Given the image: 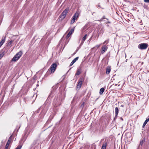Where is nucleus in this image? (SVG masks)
Instances as JSON below:
<instances>
[{"label":"nucleus","mask_w":149,"mask_h":149,"mask_svg":"<svg viewBox=\"0 0 149 149\" xmlns=\"http://www.w3.org/2000/svg\"><path fill=\"white\" fill-rule=\"evenodd\" d=\"M105 18V17L104 16H103L102 18V19H104Z\"/></svg>","instance_id":"nucleus-35"},{"label":"nucleus","mask_w":149,"mask_h":149,"mask_svg":"<svg viewBox=\"0 0 149 149\" xmlns=\"http://www.w3.org/2000/svg\"><path fill=\"white\" fill-rule=\"evenodd\" d=\"M84 79L83 77L81 78L78 81V83L77 86V88H80L81 87L82 83L84 81Z\"/></svg>","instance_id":"nucleus-6"},{"label":"nucleus","mask_w":149,"mask_h":149,"mask_svg":"<svg viewBox=\"0 0 149 149\" xmlns=\"http://www.w3.org/2000/svg\"><path fill=\"white\" fill-rule=\"evenodd\" d=\"M79 57H77L74 59L70 64V66H72L78 59Z\"/></svg>","instance_id":"nucleus-12"},{"label":"nucleus","mask_w":149,"mask_h":149,"mask_svg":"<svg viewBox=\"0 0 149 149\" xmlns=\"http://www.w3.org/2000/svg\"><path fill=\"white\" fill-rule=\"evenodd\" d=\"M57 66V64L56 63H54L52 64L50 66V72L51 73L54 72L56 70Z\"/></svg>","instance_id":"nucleus-5"},{"label":"nucleus","mask_w":149,"mask_h":149,"mask_svg":"<svg viewBox=\"0 0 149 149\" xmlns=\"http://www.w3.org/2000/svg\"><path fill=\"white\" fill-rule=\"evenodd\" d=\"M65 97V94L64 92L58 93L54 98L53 107H56L61 105Z\"/></svg>","instance_id":"nucleus-1"},{"label":"nucleus","mask_w":149,"mask_h":149,"mask_svg":"<svg viewBox=\"0 0 149 149\" xmlns=\"http://www.w3.org/2000/svg\"><path fill=\"white\" fill-rule=\"evenodd\" d=\"M145 141V138H144L142 139L141 140L139 145L138 146L137 149H139L140 148H142V147H140V146H142L143 143Z\"/></svg>","instance_id":"nucleus-8"},{"label":"nucleus","mask_w":149,"mask_h":149,"mask_svg":"<svg viewBox=\"0 0 149 149\" xmlns=\"http://www.w3.org/2000/svg\"><path fill=\"white\" fill-rule=\"evenodd\" d=\"M12 136L11 135L10 136V138H9V139H10V140L11 139Z\"/></svg>","instance_id":"nucleus-36"},{"label":"nucleus","mask_w":149,"mask_h":149,"mask_svg":"<svg viewBox=\"0 0 149 149\" xmlns=\"http://www.w3.org/2000/svg\"><path fill=\"white\" fill-rule=\"evenodd\" d=\"M144 1L145 2L149 3V0H144Z\"/></svg>","instance_id":"nucleus-30"},{"label":"nucleus","mask_w":149,"mask_h":149,"mask_svg":"<svg viewBox=\"0 0 149 149\" xmlns=\"http://www.w3.org/2000/svg\"><path fill=\"white\" fill-rule=\"evenodd\" d=\"M69 9L68 8H66L61 14L64 17H66L67 13L69 11Z\"/></svg>","instance_id":"nucleus-9"},{"label":"nucleus","mask_w":149,"mask_h":149,"mask_svg":"<svg viewBox=\"0 0 149 149\" xmlns=\"http://www.w3.org/2000/svg\"><path fill=\"white\" fill-rule=\"evenodd\" d=\"M107 145V142H106L105 143L103 144L101 149H106V147Z\"/></svg>","instance_id":"nucleus-16"},{"label":"nucleus","mask_w":149,"mask_h":149,"mask_svg":"<svg viewBox=\"0 0 149 149\" xmlns=\"http://www.w3.org/2000/svg\"><path fill=\"white\" fill-rule=\"evenodd\" d=\"M107 23H110V22L109 21H108V22H107Z\"/></svg>","instance_id":"nucleus-39"},{"label":"nucleus","mask_w":149,"mask_h":149,"mask_svg":"<svg viewBox=\"0 0 149 149\" xmlns=\"http://www.w3.org/2000/svg\"><path fill=\"white\" fill-rule=\"evenodd\" d=\"M98 7H100V5L99 4H98Z\"/></svg>","instance_id":"nucleus-37"},{"label":"nucleus","mask_w":149,"mask_h":149,"mask_svg":"<svg viewBox=\"0 0 149 149\" xmlns=\"http://www.w3.org/2000/svg\"><path fill=\"white\" fill-rule=\"evenodd\" d=\"M74 31V28L72 29L69 32L68 34L67 35L66 38H68L72 35V33Z\"/></svg>","instance_id":"nucleus-10"},{"label":"nucleus","mask_w":149,"mask_h":149,"mask_svg":"<svg viewBox=\"0 0 149 149\" xmlns=\"http://www.w3.org/2000/svg\"><path fill=\"white\" fill-rule=\"evenodd\" d=\"M109 42V41L108 40H105L103 43V44H105L106 43V44L108 43Z\"/></svg>","instance_id":"nucleus-27"},{"label":"nucleus","mask_w":149,"mask_h":149,"mask_svg":"<svg viewBox=\"0 0 149 149\" xmlns=\"http://www.w3.org/2000/svg\"><path fill=\"white\" fill-rule=\"evenodd\" d=\"M3 54H0V59L3 57Z\"/></svg>","instance_id":"nucleus-29"},{"label":"nucleus","mask_w":149,"mask_h":149,"mask_svg":"<svg viewBox=\"0 0 149 149\" xmlns=\"http://www.w3.org/2000/svg\"><path fill=\"white\" fill-rule=\"evenodd\" d=\"M106 26H107V27H109V25H108V24Z\"/></svg>","instance_id":"nucleus-40"},{"label":"nucleus","mask_w":149,"mask_h":149,"mask_svg":"<svg viewBox=\"0 0 149 149\" xmlns=\"http://www.w3.org/2000/svg\"><path fill=\"white\" fill-rule=\"evenodd\" d=\"M104 91V88H101L100 90V95H102V94L103 93Z\"/></svg>","instance_id":"nucleus-18"},{"label":"nucleus","mask_w":149,"mask_h":149,"mask_svg":"<svg viewBox=\"0 0 149 149\" xmlns=\"http://www.w3.org/2000/svg\"><path fill=\"white\" fill-rule=\"evenodd\" d=\"M19 58V57H17V56H16L15 55L14 56V57L13 58L12 60V61L15 62L17 60H18Z\"/></svg>","instance_id":"nucleus-15"},{"label":"nucleus","mask_w":149,"mask_h":149,"mask_svg":"<svg viewBox=\"0 0 149 149\" xmlns=\"http://www.w3.org/2000/svg\"><path fill=\"white\" fill-rule=\"evenodd\" d=\"M6 37H3L2 38V40L0 42V47L5 42V41Z\"/></svg>","instance_id":"nucleus-11"},{"label":"nucleus","mask_w":149,"mask_h":149,"mask_svg":"<svg viewBox=\"0 0 149 149\" xmlns=\"http://www.w3.org/2000/svg\"><path fill=\"white\" fill-rule=\"evenodd\" d=\"M104 31V30L102 28H101L99 32L98 33V35H100V34H102L103 33Z\"/></svg>","instance_id":"nucleus-19"},{"label":"nucleus","mask_w":149,"mask_h":149,"mask_svg":"<svg viewBox=\"0 0 149 149\" xmlns=\"http://www.w3.org/2000/svg\"><path fill=\"white\" fill-rule=\"evenodd\" d=\"M111 67L108 66L106 68V73L107 74H109L111 71Z\"/></svg>","instance_id":"nucleus-14"},{"label":"nucleus","mask_w":149,"mask_h":149,"mask_svg":"<svg viewBox=\"0 0 149 149\" xmlns=\"http://www.w3.org/2000/svg\"><path fill=\"white\" fill-rule=\"evenodd\" d=\"M149 118H147L146 120L143 123L146 125L147 124V122L149 121Z\"/></svg>","instance_id":"nucleus-25"},{"label":"nucleus","mask_w":149,"mask_h":149,"mask_svg":"<svg viewBox=\"0 0 149 149\" xmlns=\"http://www.w3.org/2000/svg\"><path fill=\"white\" fill-rule=\"evenodd\" d=\"M21 148H22V146H18L17 147V148H15V149H21Z\"/></svg>","instance_id":"nucleus-26"},{"label":"nucleus","mask_w":149,"mask_h":149,"mask_svg":"<svg viewBox=\"0 0 149 149\" xmlns=\"http://www.w3.org/2000/svg\"><path fill=\"white\" fill-rule=\"evenodd\" d=\"M100 45L101 44H100L99 45H96L95 47H97V48H98V47H99L100 46Z\"/></svg>","instance_id":"nucleus-31"},{"label":"nucleus","mask_w":149,"mask_h":149,"mask_svg":"<svg viewBox=\"0 0 149 149\" xmlns=\"http://www.w3.org/2000/svg\"><path fill=\"white\" fill-rule=\"evenodd\" d=\"M117 117H118V115H116V114H115V117L114 118V120H113L114 121L117 118Z\"/></svg>","instance_id":"nucleus-28"},{"label":"nucleus","mask_w":149,"mask_h":149,"mask_svg":"<svg viewBox=\"0 0 149 149\" xmlns=\"http://www.w3.org/2000/svg\"><path fill=\"white\" fill-rule=\"evenodd\" d=\"M121 106L122 107H124V105H122Z\"/></svg>","instance_id":"nucleus-38"},{"label":"nucleus","mask_w":149,"mask_h":149,"mask_svg":"<svg viewBox=\"0 0 149 149\" xmlns=\"http://www.w3.org/2000/svg\"><path fill=\"white\" fill-rule=\"evenodd\" d=\"M121 120H123V118H121Z\"/></svg>","instance_id":"nucleus-41"},{"label":"nucleus","mask_w":149,"mask_h":149,"mask_svg":"<svg viewBox=\"0 0 149 149\" xmlns=\"http://www.w3.org/2000/svg\"><path fill=\"white\" fill-rule=\"evenodd\" d=\"M81 73V72L80 71V70L78 69L77 70L76 73L75 75H79Z\"/></svg>","instance_id":"nucleus-23"},{"label":"nucleus","mask_w":149,"mask_h":149,"mask_svg":"<svg viewBox=\"0 0 149 149\" xmlns=\"http://www.w3.org/2000/svg\"><path fill=\"white\" fill-rule=\"evenodd\" d=\"M146 125L143 123V127H144Z\"/></svg>","instance_id":"nucleus-34"},{"label":"nucleus","mask_w":149,"mask_h":149,"mask_svg":"<svg viewBox=\"0 0 149 149\" xmlns=\"http://www.w3.org/2000/svg\"><path fill=\"white\" fill-rule=\"evenodd\" d=\"M87 36V35L86 34H85L84 36V37L82 38V42L81 44H83L84 43V42Z\"/></svg>","instance_id":"nucleus-17"},{"label":"nucleus","mask_w":149,"mask_h":149,"mask_svg":"<svg viewBox=\"0 0 149 149\" xmlns=\"http://www.w3.org/2000/svg\"><path fill=\"white\" fill-rule=\"evenodd\" d=\"M79 13L78 11H77L75 13L74 15L72 17L71 19V20L70 22L71 24H72L74 23L76 19H77L79 17Z\"/></svg>","instance_id":"nucleus-2"},{"label":"nucleus","mask_w":149,"mask_h":149,"mask_svg":"<svg viewBox=\"0 0 149 149\" xmlns=\"http://www.w3.org/2000/svg\"><path fill=\"white\" fill-rule=\"evenodd\" d=\"M10 142V139H8L7 143H6V149H7Z\"/></svg>","instance_id":"nucleus-20"},{"label":"nucleus","mask_w":149,"mask_h":149,"mask_svg":"<svg viewBox=\"0 0 149 149\" xmlns=\"http://www.w3.org/2000/svg\"><path fill=\"white\" fill-rule=\"evenodd\" d=\"M5 149H6V147H5Z\"/></svg>","instance_id":"nucleus-43"},{"label":"nucleus","mask_w":149,"mask_h":149,"mask_svg":"<svg viewBox=\"0 0 149 149\" xmlns=\"http://www.w3.org/2000/svg\"><path fill=\"white\" fill-rule=\"evenodd\" d=\"M22 51H20L19 52H18L15 55L16 56H17L19 58L22 55Z\"/></svg>","instance_id":"nucleus-13"},{"label":"nucleus","mask_w":149,"mask_h":149,"mask_svg":"<svg viewBox=\"0 0 149 149\" xmlns=\"http://www.w3.org/2000/svg\"><path fill=\"white\" fill-rule=\"evenodd\" d=\"M76 51H77L75 52L74 53H73V54H72V56H73L74 55L76 54V53L77 52V50Z\"/></svg>","instance_id":"nucleus-32"},{"label":"nucleus","mask_w":149,"mask_h":149,"mask_svg":"<svg viewBox=\"0 0 149 149\" xmlns=\"http://www.w3.org/2000/svg\"><path fill=\"white\" fill-rule=\"evenodd\" d=\"M65 17H64L63 16H62V15L61 14L59 16L60 19L61 20H62Z\"/></svg>","instance_id":"nucleus-22"},{"label":"nucleus","mask_w":149,"mask_h":149,"mask_svg":"<svg viewBox=\"0 0 149 149\" xmlns=\"http://www.w3.org/2000/svg\"><path fill=\"white\" fill-rule=\"evenodd\" d=\"M84 102H83L81 104V106H84Z\"/></svg>","instance_id":"nucleus-33"},{"label":"nucleus","mask_w":149,"mask_h":149,"mask_svg":"<svg viewBox=\"0 0 149 149\" xmlns=\"http://www.w3.org/2000/svg\"><path fill=\"white\" fill-rule=\"evenodd\" d=\"M148 46L147 44L145 43H141L138 45V48L142 50L147 48Z\"/></svg>","instance_id":"nucleus-3"},{"label":"nucleus","mask_w":149,"mask_h":149,"mask_svg":"<svg viewBox=\"0 0 149 149\" xmlns=\"http://www.w3.org/2000/svg\"><path fill=\"white\" fill-rule=\"evenodd\" d=\"M119 110L118 108L117 107H116L115 108V114L116 115H118V113Z\"/></svg>","instance_id":"nucleus-21"},{"label":"nucleus","mask_w":149,"mask_h":149,"mask_svg":"<svg viewBox=\"0 0 149 149\" xmlns=\"http://www.w3.org/2000/svg\"><path fill=\"white\" fill-rule=\"evenodd\" d=\"M108 48L107 46L106 45H103L101 48V54H103L107 50Z\"/></svg>","instance_id":"nucleus-7"},{"label":"nucleus","mask_w":149,"mask_h":149,"mask_svg":"<svg viewBox=\"0 0 149 149\" xmlns=\"http://www.w3.org/2000/svg\"><path fill=\"white\" fill-rule=\"evenodd\" d=\"M13 41L12 40H10L8 44V46L10 45L12 43Z\"/></svg>","instance_id":"nucleus-24"},{"label":"nucleus","mask_w":149,"mask_h":149,"mask_svg":"<svg viewBox=\"0 0 149 149\" xmlns=\"http://www.w3.org/2000/svg\"><path fill=\"white\" fill-rule=\"evenodd\" d=\"M127 59H126V61L127 62Z\"/></svg>","instance_id":"nucleus-42"},{"label":"nucleus","mask_w":149,"mask_h":149,"mask_svg":"<svg viewBox=\"0 0 149 149\" xmlns=\"http://www.w3.org/2000/svg\"><path fill=\"white\" fill-rule=\"evenodd\" d=\"M38 141L37 140H35L33 141L31 145V149H38V146L39 144Z\"/></svg>","instance_id":"nucleus-4"}]
</instances>
